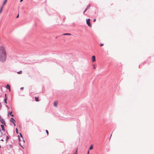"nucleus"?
<instances>
[{
	"instance_id": "a878e982",
	"label": "nucleus",
	"mask_w": 154,
	"mask_h": 154,
	"mask_svg": "<svg viewBox=\"0 0 154 154\" xmlns=\"http://www.w3.org/2000/svg\"><path fill=\"white\" fill-rule=\"evenodd\" d=\"M93 68L94 69H96V67L95 66H94V65H93Z\"/></svg>"
},
{
	"instance_id": "4c0bfd02",
	"label": "nucleus",
	"mask_w": 154,
	"mask_h": 154,
	"mask_svg": "<svg viewBox=\"0 0 154 154\" xmlns=\"http://www.w3.org/2000/svg\"><path fill=\"white\" fill-rule=\"evenodd\" d=\"M0 148H1V145H0Z\"/></svg>"
},
{
	"instance_id": "5701e85b",
	"label": "nucleus",
	"mask_w": 154,
	"mask_h": 154,
	"mask_svg": "<svg viewBox=\"0 0 154 154\" xmlns=\"http://www.w3.org/2000/svg\"><path fill=\"white\" fill-rule=\"evenodd\" d=\"M73 154H77V149H76V150H75V153Z\"/></svg>"
},
{
	"instance_id": "aec40b11",
	"label": "nucleus",
	"mask_w": 154,
	"mask_h": 154,
	"mask_svg": "<svg viewBox=\"0 0 154 154\" xmlns=\"http://www.w3.org/2000/svg\"><path fill=\"white\" fill-rule=\"evenodd\" d=\"M12 111H11V112H9V114L10 115H11V114H12Z\"/></svg>"
},
{
	"instance_id": "a211bd4d",
	"label": "nucleus",
	"mask_w": 154,
	"mask_h": 154,
	"mask_svg": "<svg viewBox=\"0 0 154 154\" xmlns=\"http://www.w3.org/2000/svg\"><path fill=\"white\" fill-rule=\"evenodd\" d=\"M22 71L20 70L19 72H17V73L18 74H21L22 73Z\"/></svg>"
},
{
	"instance_id": "393cba45",
	"label": "nucleus",
	"mask_w": 154,
	"mask_h": 154,
	"mask_svg": "<svg viewBox=\"0 0 154 154\" xmlns=\"http://www.w3.org/2000/svg\"><path fill=\"white\" fill-rule=\"evenodd\" d=\"M46 132L47 134V135H48V131L47 130H46Z\"/></svg>"
},
{
	"instance_id": "e433bc0d",
	"label": "nucleus",
	"mask_w": 154,
	"mask_h": 154,
	"mask_svg": "<svg viewBox=\"0 0 154 154\" xmlns=\"http://www.w3.org/2000/svg\"><path fill=\"white\" fill-rule=\"evenodd\" d=\"M23 1V0H20V2H22V1Z\"/></svg>"
},
{
	"instance_id": "f257e3e1",
	"label": "nucleus",
	"mask_w": 154,
	"mask_h": 154,
	"mask_svg": "<svg viewBox=\"0 0 154 154\" xmlns=\"http://www.w3.org/2000/svg\"><path fill=\"white\" fill-rule=\"evenodd\" d=\"M6 53L5 49L3 46H0V61L4 62L6 61Z\"/></svg>"
},
{
	"instance_id": "79ce46f5",
	"label": "nucleus",
	"mask_w": 154,
	"mask_h": 154,
	"mask_svg": "<svg viewBox=\"0 0 154 154\" xmlns=\"http://www.w3.org/2000/svg\"><path fill=\"white\" fill-rule=\"evenodd\" d=\"M1 103H0V105H1Z\"/></svg>"
},
{
	"instance_id": "f03ea898",
	"label": "nucleus",
	"mask_w": 154,
	"mask_h": 154,
	"mask_svg": "<svg viewBox=\"0 0 154 154\" xmlns=\"http://www.w3.org/2000/svg\"><path fill=\"white\" fill-rule=\"evenodd\" d=\"M1 122L2 124L6 126V123L4 120L1 117H0V123Z\"/></svg>"
},
{
	"instance_id": "c756f323",
	"label": "nucleus",
	"mask_w": 154,
	"mask_h": 154,
	"mask_svg": "<svg viewBox=\"0 0 154 154\" xmlns=\"http://www.w3.org/2000/svg\"><path fill=\"white\" fill-rule=\"evenodd\" d=\"M6 106L8 109H9V107L7 105H6Z\"/></svg>"
},
{
	"instance_id": "f704fd0d",
	"label": "nucleus",
	"mask_w": 154,
	"mask_h": 154,
	"mask_svg": "<svg viewBox=\"0 0 154 154\" xmlns=\"http://www.w3.org/2000/svg\"><path fill=\"white\" fill-rule=\"evenodd\" d=\"M1 140V141H4V140L3 139H2Z\"/></svg>"
},
{
	"instance_id": "0eeeda50",
	"label": "nucleus",
	"mask_w": 154,
	"mask_h": 154,
	"mask_svg": "<svg viewBox=\"0 0 154 154\" xmlns=\"http://www.w3.org/2000/svg\"><path fill=\"white\" fill-rule=\"evenodd\" d=\"M90 6H91L90 5H88L87 6V7L85 9V11H84V12H85V11H86L88 10V9L90 7Z\"/></svg>"
},
{
	"instance_id": "4468645a",
	"label": "nucleus",
	"mask_w": 154,
	"mask_h": 154,
	"mask_svg": "<svg viewBox=\"0 0 154 154\" xmlns=\"http://www.w3.org/2000/svg\"><path fill=\"white\" fill-rule=\"evenodd\" d=\"M3 8V5H2L0 8V14H1Z\"/></svg>"
},
{
	"instance_id": "2eb2a0df",
	"label": "nucleus",
	"mask_w": 154,
	"mask_h": 154,
	"mask_svg": "<svg viewBox=\"0 0 154 154\" xmlns=\"http://www.w3.org/2000/svg\"><path fill=\"white\" fill-rule=\"evenodd\" d=\"M7 0H4V2H3V5H3V6L5 4V3H6V2H7Z\"/></svg>"
},
{
	"instance_id": "bb28decb",
	"label": "nucleus",
	"mask_w": 154,
	"mask_h": 154,
	"mask_svg": "<svg viewBox=\"0 0 154 154\" xmlns=\"http://www.w3.org/2000/svg\"><path fill=\"white\" fill-rule=\"evenodd\" d=\"M23 88H24L23 87H21L20 88V90H23Z\"/></svg>"
},
{
	"instance_id": "ea45409f",
	"label": "nucleus",
	"mask_w": 154,
	"mask_h": 154,
	"mask_svg": "<svg viewBox=\"0 0 154 154\" xmlns=\"http://www.w3.org/2000/svg\"><path fill=\"white\" fill-rule=\"evenodd\" d=\"M1 103H0V105H1Z\"/></svg>"
},
{
	"instance_id": "ddd939ff",
	"label": "nucleus",
	"mask_w": 154,
	"mask_h": 154,
	"mask_svg": "<svg viewBox=\"0 0 154 154\" xmlns=\"http://www.w3.org/2000/svg\"><path fill=\"white\" fill-rule=\"evenodd\" d=\"M63 35H70L71 34L69 33H65L62 34Z\"/></svg>"
},
{
	"instance_id": "b1692460",
	"label": "nucleus",
	"mask_w": 154,
	"mask_h": 154,
	"mask_svg": "<svg viewBox=\"0 0 154 154\" xmlns=\"http://www.w3.org/2000/svg\"><path fill=\"white\" fill-rule=\"evenodd\" d=\"M9 148L10 149L12 147V145L11 144H10L9 145Z\"/></svg>"
},
{
	"instance_id": "7ed1b4c3",
	"label": "nucleus",
	"mask_w": 154,
	"mask_h": 154,
	"mask_svg": "<svg viewBox=\"0 0 154 154\" xmlns=\"http://www.w3.org/2000/svg\"><path fill=\"white\" fill-rule=\"evenodd\" d=\"M10 122L11 123H13V124L14 125V126H15L16 125L15 124V123L16 122V121L13 118L11 117V118Z\"/></svg>"
},
{
	"instance_id": "dca6fc26",
	"label": "nucleus",
	"mask_w": 154,
	"mask_h": 154,
	"mask_svg": "<svg viewBox=\"0 0 154 154\" xmlns=\"http://www.w3.org/2000/svg\"><path fill=\"white\" fill-rule=\"evenodd\" d=\"M93 149V145H91L89 148V150H91Z\"/></svg>"
},
{
	"instance_id": "473e14b6",
	"label": "nucleus",
	"mask_w": 154,
	"mask_h": 154,
	"mask_svg": "<svg viewBox=\"0 0 154 154\" xmlns=\"http://www.w3.org/2000/svg\"><path fill=\"white\" fill-rule=\"evenodd\" d=\"M96 19H94V22H95L96 21Z\"/></svg>"
},
{
	"instance_id": "72a5a7b5",
	"label": "nucleus",
	"mask_w": 154,
	"mask_h": 154,
	"mask_svg": "<svg viewBox=\"0 0 154 154\" xmlns=\"http://www.w3.org/2000/svg\"><path fill=\"white\" fill-rule=\"evenodd\" d=\"M89 150H88V153H87V154H89Z\"/></svg>"
},
{
	"instance_id": "f3484780",
	"label": "nucleus",
	"mask_w": 154,
	"mask_h": 154,
	"mask_svg": "<svg viewBox=\"0 0 154 154\" xmlns=\"http://www.w3.org/2000/svg\"><path fill=\"white\" fill-rule=\"evenodd\" d=\"M16 133L17 134H19L18 130L17 128H16Z\"/></svg>"
},
{
	"instance_id": "c9c22d12",
	"label": "nucleus",
	"mask_w": 154,
	"mask_h": 154,
	"mask_svg": "<svg viewBox=\"0 0 154 154\" xmlns=\"http://www.w3.org/2000/svg\"><path fill=\"white\" fill-rule=\"evenodd\" d=\"M6 95H7L6 94H5V97H6Z\"/></svg>"
},
{
	"instance_id": "9b49d317",
	"label": "nucleus",
	"mask_w": 154,
	"mask_h": 154,
	"mask_svg": "<svg viewBox=\"0 0 154 154\" xmlns=\"http://www.w3.org/2000/svg\"><path fill=\"white\" fill-rule=\"evenodd\" d=\"M10 137L9 136H7L6 138V143L8 141V140L9 139Z\"/></svg>"
},
{
	"instance_id": "1a4fd4ad",
	"label": "nucleus",
	"mask_w": 154,
	"mask_h": 154,
	"mask_svg": "<svg viewBox=\"0 0 154 154\" xmlns=\"http://www.w3.org/2000/svg\"><path fill=\"white\" fill-rule=\"evenodd\" d=\"M4 102H5V103L7 104V97H5V98L4 99Z\"/></svg>"
},
{
	"instance_id": "58836bf2",
	"label": "nucleus",
	"mask_w": 154,
	"mask_h": 154,
	"mask_svg": "<svg viewBox=\"0 0 154 154\" xmlns=\"http://www.w3.org/2000/svg\"><path fill=\"white\" fill-rule=\"evenodd\" d=\"M23 140L24 142H25V140Z\"/></svg>"
},
{
	"instance_id": "7c9ffc66",
	"label": "nucleus",
	"mask_w": 154,
	"mask_h": 154,
	"mask_svg": "<svg viewBox=\"0 0 154 154\" xmlns=\"http://www.w3.org/2000/svg\"><path fill=\"white\" fill-rule=\"evenodd\" d=\"M10 115L11 116H12V117H13V116H14V115H13V114H11V115Z\"/></svg>"
},
{
	"instance_id": "6ab92c4d",
	"label": "nucleus",
	"mask_w": 154,
	"mask_h": 154,
	"mask_svg": "<svg viewBox=\"0 0 154 154\" xmlns=\"http://www.w3.org/2000/svg\"><path fill=\"white\" fill-rule=\"evenodd\" d=\"M19 134H20V137L21 138H23V135H22V134L20 133H19Z\"/></svg>"
},
{
	"instance_id": "f8f14e48",
	"label": "nucleus",
	"mask_w": 154,
	"mask_h": 154,
	"mask_svg": "<svg viewBox=\"0 0 154 154\" xmlns=\"http://www.w3.org/2000/svg\"><path fill=\"white\" fill-rule=\"evenodd\" d=\"M54 105L55 106H57V102H55L54 103Z\"/></svg>"
},
{
	"instance_id": "cd10ccee",
	"label": "nucleus",
	"mask_w": 154,
	"mask_h": 154,
	"mask_svg": "<svg viewBox=\"0 0 154 154\" xmlns=\"http://www.w3.org/2000/svg\"><path fill=\"white\" fill-rule=\"evenodd\" d=\"M19 17V14H18L16 17L17 18H18Z\"/></svg>"
},
{
	"instance_id": "2f4dec72",
	"label": "nucleus",
	"mask_w": 154,
	"mask_h": 154,
	"mask_svg": "<svg viewBox=\"0 0 154 154\" xmlns=\"http://www.w3.org/2000/svg\"><path fill=\"white\" fill-rule=\"evenodd\" d=\"M6 134H7L8 135V132H7V131H6Z\"/></svg>"
},
{
	"instance_id": "4be33fe9",
	"label": "nucleus",
	"mask_w": 154,
	"mask_h": 154,
	"mask_svg": "<svg viewBox=\"0 0 154 154\" xmlns=\"http://www.w3.org/2000/svg\"><path fill=\"white\" fill-rule=\"evenodd\" d=\"M18 144L21 146V147L23 149H24L23 147L21 145V144L20 143H19Z\"/></svg>"
},
{
	"instance_id": "c85d7f7f",
	"label": "nucleus",
	"mask_w": 154,
	"mask_h": 154,
	"mask_svg": "<svg viewBox=\"0 0 154 154\" xmlns=\"http://www.w3.org/2000/svg\"><path fill=\"white\" fill-rule=\"evenodd\" d=\"M100 45L101 46H103V44H102V43H100Z\"/></svg>"
},
{
	"instance_id": "423d86ee",
	"label": "nucleus",
	"mask_w": 154,
	"mask_h": 154,
	"mask_svg": "<svg viewBox=\"0 0 154 154\" xmlns=\"http://www.w3.org/2000/svg\"><path fill=\"white\" fill-rule=\"evenodd\" d=\"M1 125L0 126H1V128H2V130L4 131H5V127H4V125Z\"/></svg>"
},
{
	"instance_id": "a19ab883",
	"label": "nucleus",
	"mask_w": 154,
	"mask_h": 154,
	"mask_svg": "<svg viewBox=\"0 0 154 154\" xmlns=\"http://www.w3.org/2000/svg\"><path fill=\"white\" fill-rule=\"evenodd\" d=\"M1 103H0V105H1Z\"/></svg>"
},
{
	"instance_id": "20e7f679",
	"label": "nucleus",
	"mask_w": 154,
	"mask_h": 154,
	"mask_svg": "<svg viewBox=\"0 0 154 154\" xmlns=\"http://www.w3.org/2000/svg\"><path fill=\"white\" fill-rule=\"evenodd\" d=\"M90 19H88L86 20V23L89 27H91V25L90 23Z\"/></svg>"
},
{
	"instance_id": "6e6552de",
	"label": "nucleus",
	"mask_w": 154,
	"mask_h": 154,
	"mask_svg": "<svg viewBox=\"0 0 154 154\" xmlns=\"http://www.w3.org/2000/svg\"><path fill=\"white\" fill-rule=\"evenodd\" d=\"M6 88L7 89H9V90H10V86L8 85V84H7L6 86Z\"/></svg>"
},
{
	"instance_id": "412c9836",
	"label": "nucleus",
	"mask_w": 154,
	"mask_h": 154,
	"mask_svg": "<svg viewBox=\"0 0 154 154\" xmlns=\"http://www.w3.org/2000/svg\"><path fill=\"white\" fill-rule=\"evenodd\" d=\"M18 140H19V141L20 142V137L19 135H18Z\"/></svg>"
},
{
	"instance_id": "39448f33",
	"label": "nucleus",
	"mask_w": 154,
	"mask_h": 154,
	"mask_svg": "<svg viewBox=\"0 0 154 154\" xmlns=\"http://www.w3.org/2000/svg\"><path fill=\"white\" fill-rule=\"evenodd\" d=\"M92 62H94L96 61L95 56H93L92 57Z\"/></svg>"
},
{
	"instance_id": "9d476101",
	"label": "nucleus",
	"mask_w": 154,
	"mask_h": 154,
	"mask_svg": "<svg viewBox=\"0 0 154 154\" xmlns=\"http://www.w3.org/2000/svg\"><path fill=\"white\" fill-rule=\"evenodd\" d=\"M35 100L36 101H38L39 100V98L37 97H35Z\"/></svg>"
}]
</instances>
